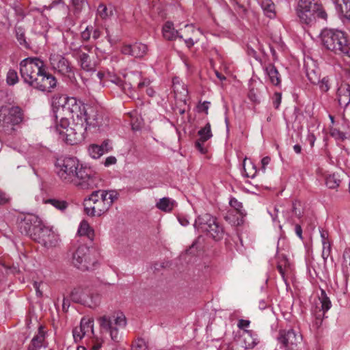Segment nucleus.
<instances>
[{
    "instance_id": "f257e3e1",
    "label": "nucleus",
    "mask_w": 350,
    "mask_h": 350,
    "mask_svg": "<svg viewBox=\"0 0 350 350\" xmlns=\"http://www.w3.org/2000/svg\"><path fill=\"white\" fill-rule=\"evenodd\" d=\"M55 172L62 182L73 184L81 189L96 187L99 181L93 170L81 164L76 157L57 159Z\"/></svg>"
},
{
    "instance_id": "f03ea898",
    "label": "nucleus",
    "mask_w": 350,
    "mask_h": 350,
    "mask_svg": "<svg viewBox=\"0 0 350 350\" xmlns=\"http://www.w3.org/2000/svg\"><path fill=\"white\" fill-rule=\"evenodd\" d=\"M20 72L23 81L42 92H51L56 87V78L46 71L44 63L38 57H28L20 63Z\"/></svg>"
},
{
    "instance_id": "7ed1b4c3",
    "label": "nucleus",
    "mask_w": 350,
    "mask_h": 350,
    "mask_svg": "<svg viewBox=\"0 0 350 350\" xmlns=\"http://www.w3.org/2000/svg\"><path fill=\"white\" fill-rule=\"evenodd\" d=\"M296 13L300 23L307 25L314 24L317 18L326 20L327 18L319 0H299Z\"/></svg>"
},
{
    "instance_id": "20e7f679",
    "label": "nucleus",
    "mask_w": 350,
    "mask_h": 350,
    "mask_svg": "<svg viewBox=\"0 0 350 350\" xmlns=\"http://www.w3.org/2000/svg\"><path fill=\"white\" fill-rule=\"evenodd\" d=\"M323 45L336 54L350 57V46L345 32L338 29H324L321 33Z\"/></svg>"
},
{
    "instance_id": "39448f33",
    "label": "nucleus",
    "mask_w": 350,
    "mask_h": 350,
    "mask_svg": "<svg viewBox=\"0 0 350 350\" xmlns=\"http://www.w3.org/2000/svg\"><path fill=\"white\" fill-rule=\"evenodd\" d=\"M193 226L198 231L204 232L215 241H220L224 238L226 231L223 225L216 217L208 213L199 215L195 220Z\"/></svg>"
},
{
    "instance_id": "423d86ee",
    "label": "nucleus",
    "mask_w": 350,
    "mask_h": 350,
    "mask_svg": "<svg viewBox=\"0 0 350 350\" xmlns=\"http://www.w3.org/2000/svg\"><path fill=\"white\" fill-rule=\"evenodd\" d=\"M23 112L19 107H9L0 105V132L10 135L14 126L23 120Z\"/></svg>"
},
{
    "instance_id": "0eeeda50",
    "label": "nucleus",
    "mask_w": 350,
    "mask_h": 350,
    "mask_svg": "<svg viewBox=\"0 0 350 350\" xmlns=\"http://www.w3.org/2000/svg\"><path fill=\"white\" fill-rule=\"evenodd\" d=\"M98 322L102 332L109 333L111 339L114 342L120 341L118 328H124L126 325V319L124 314L104 315L98 319Z\"/></svg>"
},
{
    "instance_id": "6e6552de",
    "label": "nucleus",
    "mask_w": 350,
    "mask_h": 350,
    "mask_svg": "<svg viewBox=\"0 0 350 350\" xmlns=\"http://www.w3.org/2000/svg\"><path fill=\"white\" fill-rule=\"evenodd\" d=\"M105 198V196L102 194L100 190L93 191L84 201L85 213L89 216L94 217L100 216L105 213L110 206Z\"/></svg>"
},
{
    "instance_id": "1a4fd4ad",
    "label": "nucleus",
    "mask_w": 350,
    "mask_h": 350,
    "mask_svg": "<svg viewBox=\"0 0 350 350\" xmlns=\"http://www.w3.org/2000/svg\"><path fill=\"white\" fill-rule=\"evenodd\" d=\"M95 251L85 245L79 246L73 254L72 263L81 271L93 269L97 260L94 256Z\"/></svg>"
},
{
    "instance_id": "9d476101",
    "label": "nucleus",
    "mask_w": 350,
    "mask_h": 350,
    "mask_svg": "<svg viewBox=\"0 0 350 350\" xmlns=\"http://www.w3.org/2000/svg\"><path fill=\"white\" fill-rule=\"evenodd\" d=\"M64 104L56 108V113L63 112L64 115L70 114L73 122H80L85 113L87 105L75 97L63 98Z\"/></svg>"
},
{
    "instance_id": "9b49d317",
    "label": "nucleus",
    "mask_w": 350,
    "mask_h": 350,
    "mask_svg": "<svg viewBox=\"0 0 350 350\" xmlns=\"http://www.w3.org/2000/svg\"><path fill=\"white\" fill-rule=\"evenodd\" d=\"M70 299L77 304L88 306L96 307L100 302V297L90 293L88 288L78 286L72 289L70 294Z\"/></svg>"
},
{
    "instance_id": "f8f14e48",
    "label": "nucleus",
    "mask_w": 350,
    "mask_h": 350,
    "mask_svg": "<svg viewBox=\"0 0 350 350\" xmlns=\"http://www.w3.org/2000/svg\"><path fill=\"white\" fill-rule=\"evenodd\" d=\"M36 232L33 234V240L44 245L45 247H53L57 245L59 242L58 235L52 229L46 227L42 223L38 228H36Z\"/></svg>"
},
{
    "instance_id": "ddd939ff",
    "label": "nucleus",
    "mask_w": 350,
    "mask_h": 350,
    "mask_svg": "<svg viewBox=\"0 0 350 350\" xmlns=\"http://www.w3.org/2000/svg\"><path fill=\"white\" fill-rule=\"evenodd\" d=\"M87 126L80 122H74L73 126L69 127L66 131H59V135L64 137L66 142L70 145L77 144L85 139Z\"/></svg>"
},
{
    "instance_id": "4468645a",
    "label": "nucleus",
    "mask_w": 350,
    "mask_h": 350,
    "mask_svg": "<svg viewBox=\"0 0 350 350\" xmlns=\"http://www.w3.org/2000/svg\"><path fill=\"white\" fill-rule=\"evenodd\" d=\"M301 339V335L293 329L280 330L278 336V341L284 350H298Z\"/></svg>"
},
{
    "instance_id": "2eb2a0df",
    "label": "nucleus",
    "mask_w": 350,
    "mask_h": 350,
    "mask_svg": "<svg viewBox=\"0 0 350 350\" xmlns=\"http://www.w3.org/2000/svg\"><path fill=\"white\" fill-rule=\"evenodd\" d=\"M49 62L51 68L56 73L68 77L74 75L71 63L63 55L56 53L51 54L49 57Z\"/></svg>"
},
{
    "instance_id": "dca6fc26",
    "label": "nucleus",
    "mask_w": 350,
    "mask_h": 350,
    "mask_svg": "<svg viewBox=\"0 0 350 350\" xmlns=\"http://www.w3.org/2000/svg\"><path fill=\"white\" fill-rule=\"evenodd\" d=\"M41 224L42 221L38 216L27 215L18 221V228L22 234L33 239V234L36 232V228H38Z\"/></svg>"
},
{
    "instance_id": "f3484780",
    "label": "nucleus",
    "mask_w": 350,
    "mask_h": 350,
    "mask_svg": "<svg viewBox=\"0 0 350 350\" xmlns=\"http://www.w3.org/2000/svg\"><path fill=\"white\" fill-rule=\"evenodd\" d=\"M103 116L97 107L87 105L85 113L81 118L80 122L88 127H99L102 125Z\"/></svg>"
},
{
    "instance_id": "a211bd4d",
    "label": "nucleus",
    "mask_w": 350,
    "mask_h": 350,
    "mask_svg": "<svg viewBox=\"0 0 350 350\" xmlns=\"http://www.w3.org/2000/svg\"><path fill=\"white\" fill-rule=\"evenodd\" d=\"M122 52L124 55H131L140 58L144 57L147 52V46L142 43L124 45L122 48Z\"/></svg>"
},
{
    "instance_id": "6ab92c4d",
    "label": "nucleus",
    "mask_w": 350,
    "mask_h": 350,
    "mask_svg": "<svg viewBox=\"0 0 350 350\" xmlns=\"http://www.w3.org/2000/svg\"><path fill=\"white\" fill-rule=\"evenodd\" d=\"M79 59V62L82 69L86 71H92L94 69V64L92 62L90 55L83 52L81 47L79 49L71 46Z\"/></svg>"
},
{
    "instance_id": "aec40b11",
    "label": "nucleus",
    "mask_w": 350,
    "mask_h": 350,
    "mask_svg": "<svg viewBox=\"0 0 350 350\" xmlns=\"http://www.w3.org/2000/svg\"><path fill=\"white\" fill-rule=\"evenodd\" d=\"M337 98L340 106L346 107L350 103V85L341 84L337 90Z\"/></svg>"
},
{
    "instance_id": "412c9836",
    "label": "nucleus",
    "mask_w": 350,
    "mask_h": 350,
    "mask_svg": "<svg viewBox=\"0 0 350 350\" xmlns=\"http://www.w3.org/2000/svg\"><path fill=\"white\" fill-rule=\"evenodd\" d=\"M44 332L42 326L39 327L38 334L35 335L28 347V350H40L44 345Z\"/></svg>"
},
{
    "instance_id": "4be33fe9",
    "label": "nucleus",
    "mask_w": 350,
    "mask_h": 350,
    "mask_svg": "<svg viewBox=\"0 0 350 350\" xmlns=\"http://www.w3.org/2000/svg\"><path fill=\"white\" fill-rule=\"evenodd\" d=\"M163 35L165 39L169 40H174L176 38H183V36L174 29L173 23L169 21L166 22L163 27Z\"/></svg>"
},
{
    "instance_id": "5701e85b",
    "label": "nucleus",
    "mask_w": 350,
    "mask_h": 350,
    "mask_svg": "<svg viewBox=\"0 0 350 350\" xmlns=\"http://www.w3.org/2000/svg\"><path fill=\"white\" fill-rule=\"evenodd\" d=\"M265 70L273 85L277 86L280 84V75L274 65L269 64L265 67Z\"/></svg>"
},
{
    "instance_id": "b1692460",
    "label": "nucleus",
    "mask_w": 350,
    "mask_h": 350,
    "mask_svg": "<svg viewBox=\"0 0 350 350\" xmlns=\"http://www.w3.org/2000/svg\"><path fill=\"white\" fill-rule=\"evenodd\" d=\"M53 113L56 123V131L59 134V131H66L67 129H69L68 119L62 116L63 112L56 113V109H54Z\"/></svg>"
},
{
    "instance_id": "393cba45",
    "label": "nucleus",
    "mask_w": 350,
    "mask_h": 350,
    "mask_svg": "<svg viewBox=\"0 0 350 350\" xmlns=\"http://www.w3.org/2000/svg\"><path fill=\"white\" fill-rule=\"evenodd\" d=\"M94 321L90 319L83 318L81 320L80 325L79 326L83 333L81 336L91 337L94 335Z\"/></svg>"
},
{
    "instance_id": "a878e982",
    "label": "nucleus",
    "mask_w": 350,
    "mask_h": 350,
    "mask_svg": "<svg viewBox=\"0 0 350 350\" xmlns=\"http://www.w3.org/2000/svg\"><path fill=\"white\" fill-rule=\"evenodd\" d=\"M176 205V202L169 198H163L159 200L156 204V206L159 210L164 212H171L174 206Z\"/></svg>"
},
{
    "instance_id": "bb28decb",
    "label": "nucleus",
    "mask_w": 350,
    "mask_h": 350,
    "mask_svg": "<svg viewBox=\"0 0 350 350\" xmlns=\"http://www.w3.org/2000/svg\"><path fill=\"white\" fill-rule=\"evenodd\" d=\"M246 336L244 338V344L245 349H253L258 343L257 335L254 334L252 330H245Z\"/></svg>"
},
{
    "instance_id": "cd10ccee",
    "label": "nucleus",
    "mask_w": 350,
    "mask_h": 350,
    "mask_svg": "<svg viewBox=\"0 0 350 350\" xmlns=\"http://www.w3.org/2000/svg\"><path fill=\"white\" fill-rule=\"evenodd\" d=\"M260 5L267 17L273 18L275 16V4L271 0H262Z\"/></svg>"
},
{
    "instance_id": "c85d7f7f",
    "label": "nucleus",
    "mask_w": 350,
    "mask_h": 350,
    "mask_svg": "<svg viewBox=\"0 0 350 350\" xmlns=\"http://www.w3.org/2000/svg\"><path fill=\"white\" fill-rule=\"evenodd\" d=\"M78 234L80 236H86L91 241L93 240L94 237V232L93 229L90 227L89 224L85 220L81 222L78 229Z\"/></svg>"
},
{
    "instance_id": "c756f323",
    "label": "nucleus",
    "mask_w": 350,
    "mask_h": 350,
    "mask_svg": "<svg viewBox=\"0 0 350 350\" xmlns=\"http://www.w3.org/2000/svg\"><path fill=\"white\" fill-rule=\"evenodd\" d=\"M243 172L246 177L254 178L257 173L256 165L252 161H247V159L243 161Z\"/></svg>"
},
{
    "instance_id": "7c9ffc66",
    "label": "nucleus",
    "mask_w": 350,
    "mask_h": 350,
    "mask_svg": "<svg viewBox=\"0 0 350 350\" xmlns=\"http://www.w3.org/2000/svg\"><path fill=\"white\" fill-rule=\"evenodd\" d=\"M131 75L136 79H133V82L136 83L139 90H142L144 88H148L150 85V81L147 78H143L139 72H133Z\"/></svg>"
},
{
    "instance_id": "2f4dec72",
    "label": "nucleus",
    "mask_w": 350,
    "mask_h": 350,
    "mask_svg": "<svg viewBox=\"0 0 350 350\" xmlns=\"http://www.w3.org/2000/svg\"><path fill=\"white\" fill-rule=\"evenodd\" d=\"M289 267L288 260L284 255L278 256L277 269L282 277L283 280H285V271L287 267Z\"/></svg>"
},
{
    "instance_id": "473e14b6",
    "label": "nucleus",
    "mask_w": 350,
    "mask_h": 350,
    "mask_svg": "<svg viewBox=\"0 0 350 350\" xmlns=\"http://www.w3.org/2000/svg\"><path fill=\"white\" fill-rule=\"evenodd\" d=\"M340 176L334 173L325 176V185L330 189H336L340 184Z\"/></svg>"
},
{
    "instance_id": "72a5a7b5",
    "label": "nucleus",
    "mask_w": 350,
    "mask_h": 350,
    "mask_svg": "<svg viewBox=\"0 0 350 350\" xmlns=\"http://www.w3.org/2000/svg\"><path fill=\"white\" fill-rule=\"evenodd\" d=\"M198 135L202 142H206L212 137L213 134L211 129V124L207 122L206 125L198 131Z\"/></svg>"
},
{
    "instance_id": "f704fd0d",
    "label": "nucleus",
    "mask_w": 350,
    "mask_h": 350,
    "mask_svg": "<svg viewBox=\"0 0 350 350\" xmlns=\"http://www.w3.org/2000/svg\"><path fill=\"white\" fill-rule=\"evenodd\" d=\"M229 204L232 208H234V211H236L237 214H239L241 218H243L245 215V211L243 208V204L241 202H239L236 198H232L230 200Z\"/></svg>"
},
{
    "instance_id": "c9c22d12",
    "label": "nucleus",
    "mask_w": 350,
    "mask_h": 350,
    "mask_svg": "<svg viewBox=\"0 0 350 350\" xmlns=\"http://www.w3.org/2000/svg\"><path fill=\"white\" fill-rule=\"evenodd\" d=\"M319 299L321 304V310L323 311V313H325L329 310L332 306V304L325 292L323 290Z\"/></svg>"
},
{
    "instance_id": "e433bc0d",
    "label": "nucleus",
    "mask_w": 350,
    "mask_h": 350,
    "mask_svg": "<svg viewBox=\"0 0 350 350\" xmlns=\"http://www.w3.org/2000/svg\"><path fill=\"white\" fill-rule=\"evenodd\" d=\"M111 81L118 86L123 92H126V88L130 89L133 88V84L131 82L129 83L124 82L120 78L116 76L113 77Z\"/></svg>"
},
{
    "instance_id": "4c0bfd02",
    "label": "nucleus",
    "mask_w": 350,
    "mask_h": 350,
    "mask_svg": "<svg viewBox=\"0 0 350 350\" xmlns=\"http://www.w3.org/2000/svg\"><path fill=\"white\" fill-rule=\"evenodd\" d=\"M15 31L17 40L20 44L24 46L25 48H28V44L25 39V30L23 28L21 27H16Z\"/></svg>"
},
{
    "instance_id": "58836bf2",
    "label": "nucleus",
    "mask_w": 350,
    "mask_h": 350,
    "mask_svg": "<svg viewBox=\"0 0 350 350\" xmlns=\"http://www.w3.org/2000/svg\"><path fill=\"white\" fill-rule=\"evenodd\" d=\"M100 192L103 196H105V201L108 202L109 206H111L113 202L118 199V193L115 191H105V190H100Z\"/></svg>"
},
{
    "instance_id": "ea45409f",
    "label": "nucleus",
    "mask_w": 350,
    "mask_h": 350,
    "mask_svg": "<svg viewBox=\"0 0 350 350\" xmlns=\"http://www.w3.org/2000/svg\"><path fill=\"white\" fill-rule=\"evenodd\" d=\"M46 202L51 204L57 209L60 211H64L68 207V202L65 200L49 199Z\"/></svg>"
},
{
    "instance_id": "a19ab883",
    "label": "nucleus",
    "mask_w": 350,
    "mask_h": 350,
    "mask_svg": "<svg viewBox=\"0 0 350 350\" xmlns=\"http://www.w3.org/2000/svg\"><path fill=\"white\" fill-rule=\"evenodd\" d=\"M89 154L94 159H98L103 154L100 146L96 144H92L88 148Z\"/></svg>"
},
{
    "instance_id": "79ce46f5",
    "label": "nucleus",
    "mask_w": 350,
    "mask_h": 350,
    "mask_svg": "<svg viewBox=\"0 0 350 350\" xmlns=\"http://www.w3.org/2000/svg\"><path fill=\"white\" fill-rule=\"evenodd\" d=\"M6 81L10 85L16 84L18 81V77L16 71L10 69L7 73Z\"/></svg>"
},
{
    "instance_id": "37998d69",
    "label": "nucleus",
    "mask_w": 350,
    "mask_h": 350,
    "mask_svg": "<svg viewBox=\"0 0 350 350\" xmlns=\"http://www.w3.org/2000/svg\"><path fill=\"white\" fill-rule=\"evenodd\" d=\"M339 5L344 16L350 20V0H342Z\"/></svg>"
},
{
    "instance_id": "c03bdc74",
    "label": "nucleus",
    "mask_w": 350,
    "mask_h": 350,
    "mask_svg": "<svg viewBox=\"0 0 350 350\" xmlns=\"http://www.w3.org/2000/svg\"><path fill=\"white\" fill-rule=\"evenodd\" d=\"M292 215L297 218H300L302 216L303 211L300 202H295L292 204L291 208Z\"/></svg>"
},
{
    "instance_id": "a18cd8bd",
    "label": "nucleus",
    "mask_w": 350,
    "mask_h": 350,
    "mask_svg": "<svg viewBox=\"0 0 350 350\" xmlns=\"http://www.w3.org/2000/svg\"><path fill=\"white\" fill-rule=\"evenodd\" d=\"M306 75L308 80L313 84H317L320 82V76L314 70L309 71L307 70Z\"/></svg>"
},
{
    "instance_id": "49530a36",
    "label": "nucleus",
    "mask_w": 350,
    "mask_h": 350,
    "mask_svg": "<svg viewBox=\"0 0 350 350\" xmlns=\"http://www.w3.org/2000/svg\"><path fill=\"white\" fill-rule=\"evenodd\" d=\"M146 348L145 341L142 338L135 340L132 345V350H145Z\"/></svg>"
},
{
    "instance_id": "de8ad7c7",
    "label": "nucleus",
    "mask_w": 350,
    "mask_h": 350,
    "mask_svg": "<svg viewBox=\"0 0 350 350\" xmlns=\"http://www.w3.org/2000/svg\"><path fill=\"white\" fill-rule=\"evenodd\" d=\"M87 3V0H72V5L77 12H81Z\"/></svg>"
},
{
    "instance_id": "09e8293b",
    "label": "nucleus",
    "mask_w": 350,
    "mask_h": 350,
    "mask_svg": "<svg viewBox=\"0 0 350 350\" xmlns=\"http://www.w3.org/2000/svg\"><path fill=\"white\" fill-rule=\"evenodd\" d=\"M93 27L92 25L87 26L85 30H83L81 33V39L83 41H88L90 39Z\"/></svg>"
},
{
    "instance_id": "8fccbe9b",
    "label": "nucleus",
    "mask_w": 350,
    "mask_h": 350,
    "mask_svg": "<svg viewBox=\"0 0 350 350\" xmlns=\"http://www.w3.org/2000/svg\"><path fill=\"white\" fill-rule=\"evenodd\" d=\"M317 84L319 85V88L322 92H327L330 88L329 79L327 77H323L320 80V82Z\"/></svg>"
},
{
    "instance_id": "3c124183",
    "label": "nucleus",
    "mask_w": 350,
    "mask_h": 350,
    "mask_svg": "<svg viewBox=\"0 0 350 350\" xmlns=\"http://www.w3.org/2000/svg\"><path fill=\"white\" fill-rule=\"evenodd\" d=\"M233 212V211H228L226 215L224 216V219L232 225H239L241 221L239 220V217H237L236 220L232 219Z\"/></svg>"
},
{
    "instance_id": "603ef678",
    "label": "nucleus",
    "mask_w": 350,
    "mask_h": 350,
    "mask_svg": "<svg viewBox=\"0 0 350 350\" xmlns=\"http://www.w3.org/2000/svg\"><path fill=\"white\" fill-rule=\"evenodd\" d=\"M200 237H199L197 239H196L191 246L186 250V252L189 254H195L196 252L199 249L198 243L200 241Z\"/></svg>"
},
{
    "instance_id": "864d4df0",
    "label": "nucleus",
    "mask_w": 350,
    "mask_h": 350,
    "mask_svg": "<svg viewBox=\"0 0 350 350\" xmlns=\"http://www.w3.org/2000/svg\"><path fill=\"white\" fill-rule=\"evenodd\" d=\"M83 332L81 331V329L79 328V327H76L72 330V336L75 341L76 342H79L83 337L85 336H81V334Z\"/></svg>"
},
{
    "instance_id": "5fc2aeb1",
    "label": "nucleus",
    "mask_w": 350,
    "mask_h": 350,
    "mask_svg": "<svg viewBox=\"0 0 350 350\" xmlns=\"http://www.w3.org/2000/svg\"><path fill=\"white\" fill-rule=\"evenodd\" d=\"M272 100L273 107L275 109H278L282 100V94L280 92H275L273 96Z\"/></svg>"
},
{
    "instance_id": "6e6d98bb",
    "label": "nucleus",
    "mask_w": 350,
    "mask_h": 350,
    "mask_svg": "<svg viewBox=\"0 0 350 350\" xmlns=\"http://www.w3.org/2000/svg\"><path fill=\"white\" fill-rule=\"evenodd\" d=\"M331 245L329 242H325L323 244L322 256L324 259H327L330 254Z\"/></svg>"
},
{
    "instance_id": "4d7b16f0",
    "label": "nucleus",
    "mask_w": 350,
    "mask_h": 350,
    "mask_svg": "<svg viewBox=\"0 0 350 350\" xmlns=\"http://www.w3.org/2000/svg\"><path fill=\"white\" fill-rule=\"evenodd\" d=\"M97 12L102 18H105L108 16L107 8L103 4L98 5Z\"/></svg>"
},
{
    "instance_id": "13d9d810",
    "label": "nucleus",
    "mask_w": 350,
    "mask_h": 350,
    "mask_svg": "<svg viewBox=\"0 0 350 350\" xmlns=\"http://www.w3.org/2000/svg\"><path fill=\"white\" fill-rule=\"evenodd\" d=\"M101 150L103 151V154L105 152H108L111 150V146L110 145V141L107 139L105 140L100 146H99Z\"/></svg>"
},
{
    "instance_id": "bf43d9fd",
    "label": "nucleus",
    "mask_w": 350,
    "mask_h": 350,
    "mask_svg": "<svg viewBox=\"0 0 350 350\" xmlns=\"http://www.w3.org/2000/svg\"><path fill=\"white\" fill-rule=\"evenodd\" d=\"M116 162H117L116 158L113 156H110V157H108L107 158H106V159L104 162V164L105 166H109V165L116 164Z\"/></svg>"
},
{
    "instance_id": "052dcab7",
    "label": "nucleus",
    "mask_w": 350,
    "mask_h": 350,
    "mask_svg": "<svg viewBox=\"0 0 350 350\" xmlns=\"http://www.w3.org/2000/svg\"><path fill=\"white\" fill-rule=\"evenodd\" d=\"M250 321L249 320L240 319L238 322L237 326L240 329H244L249 327Z\"/></svg>"
},
{
    "instance_id": "680f3d73",
    "label": "nucleus",
    "mask_w": 350,
    "mask_h": 350,
    "mask_svg": "<svg viewBox=\"0 0 350 350\" xmlns=\"http://www.w3.org/2000/svg\"><path fill=\"white\" fill-rule=\"evenodd\" d=\"M210 102L204 101L199 106V110L204 111L206 114H208Z\"/></svg>"
},
{
    "instance_id": "e2e57ef3",
    "label": "nucleus",
    "mask_w": 350,
    "mask_h": 350,
    "mask_svg": "<svg viewBox=\"0 0 350 350\" xmlns=\"http://www.w3.org/2000/svg\"><path fill=\"white\" fill-rule=\"evenodd\" d=\"M41 284H42V283L38 282H34L33 284V288L36 290V295H37L38 297H42V292L40 290Z\"/></svg>"
},
{
    "instance_id": "0e129e2a",
    "label": "nucleus",
    "mask_w": 350,
    "mask_h": 350,
    "mask_svg": "<svg viewBox=\"0 0 350 350\" xmlns=\"http://www.w3.org/2000/svg\"><path fill=\"white\" fill-rule=\"evenodd\" d=\"M331 135L341 139H344L345 137V134L337 129H334L332 131Z\"/></svg>"
},
{
    "instance_id": "69168bd1",
    "label": "nucleus",
    "mask_w": 350,
    "mask_h": 350,
    "mask_svg": "<svg viewBox=\"0 0 350 350\" xmlns=\"http://www.w3.org/2000/svg\"><path fill=\"white\" fill-rule=\"evenodd\" d=\"M306 140L308 142L311 147L314 146V142L316 141V137L314 133H310L308 134Z\"/></svg>"
},
{
    "instance_id": "338daca9",
    "label": "nucleus",
    "mask_w": 350,
    "mask_h": 350,
    "mask_svg": "<svg viewBox=\"0 0 350 350\" xmlns=\"http://www.w3.org/2000/svg\"><path fill=\"white\" fill-rule=\"evenodd\" d=\"M178 220L183 226H186L189 224L187 218L184 215H178Z\"/></svg>"
},
{
    "instance_id": "774afa93",
    "label": "nucleus",
    "mask_w": 350,
    "mask_h": 350,
    "mask_svg": "<svg viewBox=\"0 0 350 350\" xmlns=\"http://www.w3.org/2000/svg\"><path fill=\"white\" fill-rule=\"evenodd\" d=\"M343 263H347L348 261H350V248H347L345 250L343 253Z\"/></svg>"
}]
</instances>
